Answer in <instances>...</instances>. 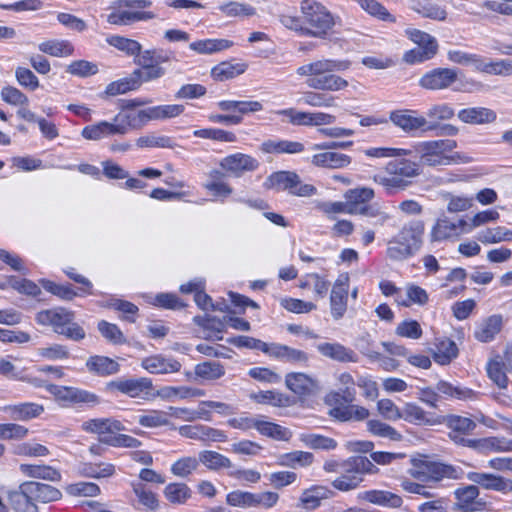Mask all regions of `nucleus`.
Returning a JSON list of instances; mask_svg holds the SVG:
<instances>
[{
	"label": "nucleus",
	"mask_w": 512,
	"mask_h": 512,
	"mask_svg": "<svg viewBox=\"0 0 512 512\" xmlns=\"http://www.w3.org/2000/svg\"><path fill=\"white\" fill-rule=\"evenodd\" d=\"M301 16L284 10L278 14L279 22L299 36L325 40L335 27L338 17L316 0H302Z\"/></svg>",
	"instance_id": "1"
},
{
	"label": "nucleus",
	"mask_w": 512,
	"mask_h": 512,
	"mask_svg": "<svg viewBox=\"0 0 512 512\" xmlns=\"http://www.w3.org/2000/svg\"><path fill=\"white\" fill-rule=\"evenodd\" d=\"M350 67L348 59L317 58L299 66L296 74L304 78L311 89L338 92L346 89L349 83L336 72L347 71Z\"/></svg>",
	"instance_id": "2"
},
{
	"label": "nucleus",
	"mask_w": 512,
	"mask_h": 512,
	"mask_svg": "<svg viewBox=\"0 0 512 512\" xmlns=\"http://www.w3.org/2000/svg\"><path fill=\"white\" fill-rule=\"evenodd\" d=\"M421 175V164L406 158H396L386 163L383 170L373 176V181L387 193L404 191Z\"/></svg>",
	"instance_id": "3"
},
{
	"label": "nucleus",
	"mask_w": 512,
	"mask_h": 512,
	"mask_svg": "<svg viewBox=\"0 0 512 512\" xmlns=\"http://www.w3.org/2000/svg\"><path fill=\"white\" fill-rule=\"evenodd\" d=\"M456 146V141L452 139L428 140L416 143L411 151L419 157L423 165L446 166L460 162L461 157L458 154L449 155Z\"/></svg>",
	"instance_id": "4"
},
{
	"label": "nucleus",
	"mask_w": 512,
	"mask_h": 512,
	"mask_svg": "<svg viewBox=\"0 0 512 512\" xmlns=\"http://www.w3.org/2000/svg\"><path fill=\"white\" fill-rule=\"evenodd\" d=\"M35 320L40 325L51 326L57 334L74 341H80L86 335L84 329L74 322V313L62 307L39 311Z\"/></svg>",
	"instance_id": "5"
},
{
	"label": "nucleus",
	"mask_w": 512,
	"mask_h": 512,
	"mask_svg": "<svg viewBox=\"0 0 512 512\" xmlns=\"http://www.w3.org/2000/svg\"><path fill=\"white\" fill-rule=\"evenodd\" d=\"M379 469L365 456H352L343 460V469L332 482V486L342 492L356 489L363 481L364 474H377Z\"/></svg>",
	"instance_id": "6"
},
{
	"label": "nucleus",
	"mask_w": 512,
	"mask_h": 512,
	"mask_svg": "<svg viewBox=\"0 0 512 512\" xmlns=\"http://www.w3.org/2000/svg\"><path fill=\"white\" fill-rule=\"evenodd\" d=\"M152 5L150 0H118L107 15V22L113 25H131L139 21L154 19L151 11H141Z\"/></svg>",
	"instance_id": "7"
},
{
	"label": "nucleus",
	"mask_w": 512,
	"mask_h": 512,
	"mask_svg": "<svg viewBox=\"0 0 512 512\" xmlns=\"http://www.w3.org/2000/svg\"><path fill=\"white\" fill-rule=\"evenodd\" d=\"M409 474L422 482H438L444 478L459 479L462 470L455 466L430 461L427 459H412Z\"/></svg>",
	"instance_id": "8"
},
{
	"label": "nucleus",
	"mask_w": 512,
	"mask_h": 512,
	"mask_svg": "<svg viewBox=\"0 0 512 512\" xmlns=\"http://www.w3.org/2000/svg\"><path fill=\"white\" fill-rule=\"evenodd\" d=\"M265 185L267 188L276 191H288L290 194L299 197H310L317 193L315 186L302 183L300 177L291 171H279L271 174Z\"/></svg>",
	"instance_id": "9"
},
{
	"label": "nucleus",
	"mask_w": 512,
	"mask_h": 512,
	"mask_svg": "<svg viewBox=\"0 0 512 512\" xmlns=\"http://www.w3.org/2000/svg\"><path fill=\"white\" fill-rule=\"evenodd\" d=\"M389 119L396 127L409 134L418 130L431 131L435 128V125L429 124L426 117L411 109L393 110L390 112Z\"/></svg>",
	"instance_id": "10"
},
{
	"label": "nucleus",
	"mask_w": 512,
	"mask_h": 512,
	"mask_svg": "<svg viewBox=\"0 0 512 512\" xmlns=\"http://www.w3.org/2000/svg\"><path fill=\"white\" fill-rule=\"evenodd\" d=\"M48 390L57 401L64 405L88 404L93 406L100 403L99 397L87 390L57 385H51Z\"/></svg>",
	"instance_id": "11"
},
{
	"label": "nucleus",
	"mask_w": 512,
	"mask_h": 512,
	"mask_svg": "<svg viewBox=\"0 0 512 512\" xmlns=\"http://www.w3.org/2000/svg\"><path fill=\"white\" fill-rule=\"evenodd\" d=\"M458 79V72L451 68H435L426 72L419 85L427 90L438 91L449 89Z\"/></svg>",
	"instance_id": "12"
},
{
	"label": "nucleus",
	"mask_w": 512,
	"mask_h": 512,
	"mask_svg": "<svg viewBox=\"0 0 512 512\" xmlns=\"http://www.w3.org/2000/svg\"><path fill=\"white\" fill-rule=\"evenodd\" d=\"M219 166L224 173L234 177H241L246 172L255 171L259 167V162L250 155L235 153L222 158Z\"/></svg>",
	"instance_id": "13"
},
{
	"label": "nucleus",
	"mask_w": 512,
	"mask_h": 512,
	"mask_svg": "<svg viewBox=\"0 0 512 512\" xmlns=\"http://www.w3.org/2000/svg\"><path fill=\"white\" fill-rule=\"evenodd\" d=\"M447 426L451 430L449 437L454 443L467 447L476 446V440L466 439L464 437V435L469 434L476 428L474 420L468 417L451 415L447 418Z\"/></svg>",
	"instance_id": "14"
},
{
	"label": "nucleus",
	"mask_w": 512,
	"mask_h": 512,
	"mask_svg": "<svg viewBox=\"0 0 512 512\" xmlns=\"http://www.w3.org/2000/svg\"><path fill=\"white\" fill-rule=\"evenodd\" d=\"M349 277L340 275L335 281L330 294V310L333 319H341L347 310Z\"/></svg>",
	"instance_id": "15"
},
{
	"label": "nucleus",
	"mask_w": 512,
	"mask_h": 512,
	"mask_svg": "<svg viewBox=\"0 0 512 512\" xmlns=\"http://www.w3.org/2000/svg\"><path fill=\"white\" fill-rule=\"evenodd\" d=\"M81 429L86 433L98 435L102 442V438L112 436L117 432L125 430V427L121 421L113 417H107L88 419L81 424Z\"/></svg>",
	"instance_id": "16"
},
{
	"label": "nucleus",
	"mask_w": 512,
	"mask_h": 512,
	"mask_svg": "<svg viewBox=\"0 0 512 512\" xmlns=\"http://www.w3.org/2000/svg\"><path fill=\"white\" fill-rule=\"evenodd\" d=\"M14 421L28 422L41 417L45 412L44 405L36 402H19L0 407Z\"/></svg>",
	"instance_id": "17"
},
{
	"label": "nucleus",
	"mask_w": 512,
	"mask_h": 512,
	"mask_svg": "<svg viewBox=\"0 0 512 512\" xmlns=\"http://www.w3.org/2000/svg\"><path fill=\"white\" fill-rule=\"evenodd\" d=\"M81 135L83 138L92 141H99L115 135H125V126L115 121H100L83 128Z\"/></svg>",
	"instance_id": "18"
},
{
	"label": "nucleus",
	"mask_w": 512,
	"mask_h": 512,
	"mask_svg": "<svg viewBox=\"0 0 512 512\" xmlns=\"http://www.w3.org/2000/svg\"><path fill=\"white\" fill-rule=\"evenodd\" d=\"M141 367L151 374H171L179 372L182 365L173 357L156 354L143 358Z\"/></svg>",
	"instance_id": "19"
},
{
	"label": "nucleus",
	"mask_w": 512,
	"mask_h": 512,
	"mask_svg": "<svg viewBox=\"0 0 512 512\" xmlns=\"http://www.w3.org/2000/svg\"><path fill=\"white\" fill-rule=\"evenodd\" d=\"M286 387L300 397H308L315 394L318 389L317 381L301 372L288 373L285 377Z\"/></svg>",
	"instance_id": "20"
},
{
	"label": "nucleus",
	"mask_w": 512,
	"mask_h": 512,
	"mask_svg": "<svg viewBox=\"0 0 512 512\" xmlns=\"http://www.w3.org/2000/svg\"><path fill=\"white\" fill-rule=\"evenodd\" d=\"M152 382L148 378L118 379L107 384L110 391H119L132 398L139 397L142 392L151 389Z\"/></svg>",
	"instance_id": "21"
},
{
	"label": "nucleus",
	"mask_w": 512,
	"mask_h": 512,
	"mask_svg": "<svg viewBox=\"0 0 512 512\" xmlns=\"http://www.w3.org/2000/svg\"><path fill=\"white\" fill-rule=\"evenodd\" d=\"M468 223L460 219L458 222H451L448 219H439L432 227L430 237L432 241H444L450 238L458 237L461 233H465L463 229H467Z\"/></svg>",
	"instance_id": "22"
},
{
	"label": "nucleus",
	"mask_w": 512,
	"mask_h": 512,
	"mask_svg": "<svg viewBox=\"0 0 512 512\" xmlns=\"http://www.w3.org/2000/svg\"><path fill=\"white\" fill-rule=\"evenodd\" d=\"M408 8L425 18L436 21H445L447 11L435 0H404Z\"/></svg>",
	"instance_id": "23"
},
{
	"label": "nucleus",
	"mask_w": 512,
	"mask_h": 512,
	"mask_svg": "<svg viewBox=\"0 0 512 512\" xmlns=\"http://www.w3.org/2000/svg\"><path fill=\"white\" fill-rule=\"evenodd\" d=\"M225 173L218 169H213L208 173L207 180L203 184V188L206 189L213 197L224 200L229 197L233 189L224 180Z\"/></svg>",
	"instance_id": "24"
},
{
	"label": "nucleus",
	"mask_w": 512,
	"mask_h": 512,
	"mask_svg": "<svg viewBox=\"0 0 512 512\" xmlns=\"http://www.w3.org/2000/svg\"><path fill=\"white\" fill-rule=\"evenodd\" d=\"M467 479L474 483L478 488L482 487L486 490H492L505 493L508 490V481L502 476L483 473V472H469Z\"/></svg>",
	"instance_id": "25"
},
{
	"label": "nucleus",
	"mask_w": 512,
	"mask_h": 512,
	"mask_svg": "<svg viewBox=\"0 0 512 512\" xmlns=\"http://www.w3.org/2000/svg\"><path fill=\"white\" fill-rule=\"evenodd\" d=\"M480 491L476 485H467L454 491L457 509L463 512H474L477 506L482 505L478 500Z\"/></svg>",
	"instance_id": "26"
},
{
	"label": "nucleus",
	"mask_w": 512,
	"mask_h": 512,
	"mask_svg": "<svg viewBox=\"0 0 512 512\" xmlns=\"http://www.w3.org/2000/svg\"><path fill=\"white\" fill-rule=\"evenodd\" d=\"M26 492L33 498L34 503H49L57 501L62 497V493L57 488L35 481L26 482Z\"/></svg>",
	"instance_id": "27"
},
{
	"label": "nucleus",
	"mask_w": 512,
	"mask_h": 512,
	"mask_svg": "<svg viewBox=\"0 0 512 512\" xmlns=\"http://www.w3.org/2000/svg\"><path fill=\"white\" fill-rule=\"evenodd\" d=\"M311 163L321 168L341 169L351 163V157L340 152L324 151L314 154L311 158Z\"/></svg>",
	"instance_id": "28"
},
{
	"label": "nucleus",
	"mask_w": 512,
	"mask_h": 512,
	"mask_svg": "<svg viewBox=\"0 0 512 512\" xmlns=\"http://www.w3.org/2000/svg\"><path fill=\"white\" fill-rule=\"evenodd\" d=\"M358 498L375 505L390 508H399L403 504V500L399 495L384 490L363 491L358 494Z\"/></svg>",
	"instance_id": "29"
},
{
	"label": "nucleus",
	"mask_w": 512,
	"mask_h": 512,
	"mask_svg": "<svg viewBox=\"0 0 512 512\" xmlns=\"http://www.w3.org/2000/svg\"><path fill=\"white\" fill-rule=\"evenodd\" d=\"M338 382L341 386L340 392H332L327 395L326 402L331 403H338L341 400L345 403H352L356 398V390H355V384L352 375L350 373H341L338 376Z\"/></svg>",
	"instance_id": "30"
},
{
	"label": "nucleus",
	"mask_w": 512,
	"mask_h": 512,
	"mask_svg": "<svg viewBox=\"0 0 512 512\" xmlns=\"http://www.w3.org/2000/svg\"><path fill=\"white\" fill-rule=\"evenodd\" d=\"M115 121L125 126V134H127L130 129H140L148 122L152 121L150 107L118 113L115 116Z\"/></svg>",
	"instance_id": "31"
},
{
	"label": "nucleus",
	"mask_w": 512,
	"mask_h": 512,
	"mask_svg": "<svg viewBox=\"0 0 512 512\" xmlns=\"http://www.w3.org/2000/svg\"><path fill=\"white\" fill-rule=\"evenodd\" d=\"M317 350L325 357L338 362H356L357 355L350 349L340 343H320L317 345Z\"/></svg>",
	"instance_id": "32"
},
{
	"label": "nucleus",
	"mask_w": 512,
	"mask_h": 512,
	"mask_svg": "<svg viewBox=\"0 0 512 512\" xmlns=\"http://www.w3.org/2000/svg\"><path fill=\"white\" fill-rule=\"evenodd\" d=\"M457 116L460 121L473 125L492 123L496 120V113L485 107L465 108L460 110Z\"/></svg>",
	"instance_id": "33"
},
{
	"label": "nucleus",
	"mask_w": 512,
	"mask_h": 512,
	"mask_svg": "<svg viewBox=\"0 0 512 512\" xmlns=\"http://www.w3.org/2000/svg\"><path fill=\"white\" fill-rule=\"evenodd\" d=\"M401 419L415 425H434L436 421L430 413L413 402H406L401 411Z\"/></svg>",
	"instance_id": "34"
},
{
	"label": "nucleus",
	"mask_w": 512,
	"mask_h": 512,
	"mask_svg": "<svg viewBox=\"0 0 512 512\" xmlns=\"http://www.w3.org/2000/svg\"><path fill=\"white\" fill-rule=\"evenodd\" d=\"M26 482L22 483L18 490L8 491L7 498L16 512H36L37 506L33 498L26 492Z\"/></svg>",
	"instance_id": "35"
},
{
	"label": "nucleus",
	"mask_w": 512,
	"mask_h": 512,
	"mask_svg": "<svg viewBox=\"0 0 512 512\" xmlns=\"http://www.w3.org/2000/svg\"><path fill=\"white\" fill-rule=\"evenodd\" d=\"M86 367L90 373L98 376H109L116 374L119 371V364L115 360L106 357L95 355L91 356L86 361Z\"/></svg>",
	"instance_id": "36"
},
{
	"label": "nucleus",
	"mask_w": 512,
	"mask_h": 512,
	"mask_svg": "<svg viewBox=\"0 0 512 512\" xmlns=\"http://www.w3.org/2000/svg\"><path fill=\"white\" fill-rule=\"evenodd\" d=\"M19 469L25 476L30 478H38L51 482H58L61 480L60 472L49 465L21 464Z\"/></svg>",
	"instance_id": "37"
},
{
	"label": "nucleus",
	"mask_w": 512,
	"mask_h": 512,
	"mask_svg": "<svg viewBox=\"0 0 512 512\" xmlns=\"http://www.w3.org/2000/svg\"><path fill=\"white\" fill-rule=\"evenodd\" d=\"M322 90H309L302 94L300 101L314 108L336 107L337 97Z\"/></svg>",
	"instance_id": "38"
},
{
	"label": "nucleus",
	"mask_w": 512,
	"mask_h": 512,
	"mask_svg": "<svg viewBox=\"0 0 512 512\" xmlns=\"http://www.w3.org/2000/svg\"><path fill=\"white\" fill-rule=\"evenodd\" d=\"M501 327L502 317L492 315L477 325L474 332L475 338L481 342H489L500 332Z\"/></svg>",
	"instance_id": "39"
},
{
	"label": "nucleus",
	"mask_w": 512,
	"mask_h": 512,
	"mask_svg": "<svg viewBox=\"0 0 512 512\" xmlns=\"http://www.w3.org/2000/svg\"><path fill=\"white\" fill-rule=\"evenodd\" d=\"M429 301L428 293L422 287L416 284H408L405 287V296L398 295L396 303L404 307H410L413 304L423 306Z\"/></svg>",
	"instance_id": "40"
},
{
	"label": "nucleus",
	"mask_w": 512,
	"mask_h": 512,
	"mask_svg": "<svg viewBox=\"0 0 512 512\" xmlns=\"http://www.w3.org/2000/svg\"><path fill=\"white\" fill-rule=\"evenodd\" d=\"M374 190L368 187L354 188L345 194L348 203L347 211L349 214H355L352 209H362L370 200L374 198Z\"/></svg>",
	"instance_id": "41"
},
{
	"label": "nucleus",
	"mask_w": 512,
	"mask_h": 512,
	"mask_svg": "<svg viewBox=\"0 0 512 512\" xmlns=\"http://www.w3.org/2000/svg\"><path fill=\"white\" fill-rule=\"evenodd\" d=\"M194 374L202 380L215 381L225 375V368L218 361H204L195 365Z\"/></svg>",
	"instance_id": "42"
},
{
	"label": "nucleus",
	"mask_w": 512,
	"mask_h": 512,
	"mask_svg": "<svg viewBox=\"0 0 512 512\" xmlns=\"http://www.w3.org/2000/svg\"><path fill=\"white\" fill-rule=\"evenodd\" d=\"M424 229L423 221L412 220L403 226L399 232L398 238L411 244V246L417 250L420 246Z\"/></svg>",
	"instance_id": "43"
},
{
	"label": "nucleus",
	"mask_w": 512,
	"mask_h": 512,
	"mask_svg": "<svg viewBox=\"0 0 512 512\" xmlns=\"http://www.w3.org/2000/svg\"><path fill=\"white\" fill-rule=\"evenodd\" d=\"M261 435L272 438L277 441H289L292 437V432L279 424L274 422H270L264 419V416H261L258 430Z\"/></svg>",
	"instance_id": "44"
},
{
	"label": "nucleus",
	"mask_w": 512,
	"mask_h": 512,
	"mask_svg": "<svg viewBox=\"0 0 512 512\" xmlns=\"http://www.w3.org/2000/svg\"><path fill=\"white\" fill-rule=\"evenodd\" d=\"M262 150L266 153L297 154L304 151V145L290 140H268L262 144Z\"/></svg>",
	"instance_id": "45"
},
{
	"label": "nucleus",
	"mask_w": 512,
	"mask_h": 512,
	"mask_svg": "<svg viewBox=\"0 0 512 512\" xmlns=\"http://www.w3.org/2000/svg\"><path fill=\"white\" fill-rule=\"evenodd\" d=\"M199 463L210 470L233 467L232 461L225 455L212 450H203L198 455Z\"/></svg>",
	"instance_id": "46"
},
{
	"label": "nucleus",
	"mask_w": 512,
	"mask_h": 512,
	"mask_svg": "<svg viewBox=\"0 0 512 512\" xmlns=\"http://www.w3.org/2000/svg\"><path fill=\"white\" fill-rule=\"evenodd\" d=\"M405 35L418 47L425 51L430 50L431 54L436 55L438 51V43L432 35L415 28L405 30Z\"/></svg>",
	"instance_id": "47"
},
{
	"label": "nucleus",
	"mask_w": 512,
	"mask_h": 512,
	"mask_svg": "<svg viewBox=\"0 0 512 512\" xmlns=\"http://www.w3.org/2000/svg\"><path fill=\"white\" fill-rule=\"evenodd\" d=\"M437 393H441L446 397L455 398L458 400H473L476 398L477 394L473 390L462 387V386H454L447 381H439L436 384Z\"/></svg>",
	"instance_id": "48"
},
{
	"label": "nucleus",
	"mask_w": 512,
	"mask_h": 512,
	"mask_svg": "<svg viewBox=\"0 0 512 512\" xmlns=\"http://www.w3.org/2000/svg\"><path fill=\"white\" fill-rule=\"evenodd\" d=\"M370 16L384 22L395 23L396 17L393 16L377 0H354Z\"/></svg>",
	"instance_id": "49"
},
{
	"label": "nucleus",
	"mask_w": 512,
	"mask_h": 512,
	"mask_svg": "<svg viewBox=\"0 0 512 512\" xmlns=\"http://www.w3.org/2000/svg\"><path fill=\"white\" fill-rule=\"evenodd\" d=\"M232 46L226 39H203L190 43L189 48L198 54H212Z\"/></svg>",
	"instance_id": "50"
},
{
	"label": "nucleus",
	"mask_w": 512,
	"mask_h": 512,
	"mask_svg": "<svg viewBox=\"0 0 512 512\" xmlns=\"http://www.w3.org/2000/svg\"><path fill=\"white\" fill-rule=\"evenodd\" d=\"M477 239L483 244L512 242V230L503 226L488 228L479 232Z\"/></svg>",
	"instance_id": "51"
},
{
	"label": "nucleus",
	"mask_w": 512,
	"mask_h": 512,
	"mask_svg": "<svg viewBox=\"0 0 512 512\" xmlns=\"http://www.w3.org/2000/svg\"><path fill=\"white\" fill-rule=\"evenodd\" d=\"M314 461V455L306 451H293L279 456L278 464L284 467H307Z\"/></svg>",
	"instance_id": "52"
},
{
	"label": "nucleus",
	"mask_w": 512,
	"mask_h": 512,
	"mask_svg": "<svg viewBox=\"0 0 512 512\" xmlns=\"http://www.w3.org/2000/svg\"><path fill=\"white\" fill-rule=\"evenodd\" d=\"M447 58L450 62L464 66H472L476 70L486 71L488 68L479 56L461 50L448 51Z\"/></svg>",
	"instance_id": "53"
},
{
	"label": "nucleus",
	"mask_w": 512,
	"mask_h": 512,
	"mask_svg": "<svg viewBox=\"0 0 512 512\" xmlns=\"http://www.w3.org/2000/svg\"><path fill=\"white\" fill-rule=\"evenodd\" d=\"M299 440L307 447L316 450H334L337 442L333 438L315 433H301Z\"/></svg>",
	"instance_id": "54"
},
{
	"label": "nucleus",
	"mask_w": 512,
	"mask_h": 512,
	"mask_svg": "<svg viewBox=\"0 0 512 512\" xmlns=\"http://www.w3.org/2000/svg\"><path fill=\"white\" fill-rule=\"evenodd\" d=\"M106 41L110 46L125 53L127 56H138L142 49L138 41L119 35L109 36Z\"/></svg>",
	"instance_id": "55"
},
{
	"label": "nucleus",
	"mask_w": 512,
	"mask_h": 512,
	"mask_svg": "<svg viewBox=\"0 0 512 512\" xmlns=\"http://www.w3.org/2000/svg\"><path fill=\"white\" fill-rule=\"evenodd\" d=\"M169 416H173L170 410H149L138 417V423L146 428L166 426L169 424Z\"/></svg>",
	"instance_id": "56"
},
{
	"label": "nucleus",
	"mask_w": 512,
	"mask_h": 512,
	"mask_svg": "<svg viewBox=\"0 0 512 512\" xmlns=\"http://www.w3.org/2000/svg\"><path fill=\"white\" fill-rule=\"evenodd\" d=\"M457 354L458 348L454 341L448 338L438 340L434 354V359L437 363L446 365L456 358Z\"/></svg>",
	"instance_id": "57"
},
{
	"label": "nucleus",
	"mask_w": 512,
	"mask_h": 512,
	"mask_svg": "<svg viewBox=\"0 0 512 512\" xmlns=\"http://www.w3.org/2000/svg\"><path fill=\"white\" fill-rule=\"evenodd\" d=\"M38 49L54 57H66L73 54L74 48L65 40H49L38 45Z\"/></svg>",
	"instance_id": "58"
},
{
	"label": "nucleus",
	"mask_w": 512,
	"mask_h": 512,
	"mask_svg": "<svg viewBox=\"0 0 512 512\" xmlns=\"http://www.w3.org/2000/svg\"><path fill=\"white\" fill-rule=\"evenodd\" d=\"M253 399L260 404H269L274 407H288L291 405V398L281 392L261 391L253 395Z\"/></svg>",
	"instance_id": "59"
},
{
	"label": "nucleus",
	"mask_w": 512,
	"mask_h": 512,
	"mask_svg": "<svg viewBox=\"0 0 512 512\" xmlns=\"http://www.w3.org/2000/svg\"><path fill=\"white\" fill-rule=\"evenodd\" d=\"M164 495L172 504H184L191 497V490L184 483H170L165 487Z\"/></svg>",
	"instance_id": "60"
},
{
	"label": "nucleus",
	"mask_w": 512,
	"mask_h": 512,
	"mask_svg": "<svg viewBox=\"0 0 512 512\" xmlns=\"http://www.w3.org/2000/svg\"><path fill=\"white\" fill-rule=\"evenodd\" d=\"M184 106L181 104H165L151 106L152 121L168 120L180 116L184 112Z\"/></svg>",
	"instance_id": "61"
},
{
	"label": "nucleus",
	"mask_w": 512,
	"mask_h": 512,
	"mask_svg": "<svg viewBox=\"0 0 512 512\" xmlns=\"http://www.w3.org/2000/svg\"><path fill=\"white\" fill-rule=\"evenodd\" d=\"M81 473L91 478H107L115 473V466L111 463H85L81 467Z\"/></svg>",
	"instance_id": "62"
},
{
	"label": "nucleus",
	"mask_w": 512,
	"mask_h": 512,
	"mask_svg": "<svg viewBox=\"0 0 512 512\" xmlns=\"http://www.w3.org/2000/svg\"><path fill=\"white\" fill-rule=\"evenodd\" d=\"M367 429L375 436L388 438L393 441H399L402 435L392 426L380 420H369L367 422Z\"/></svg>",
	"instance_id": "63"
},
{
	"label": "nucleus",
	"mask_w": 512,
	"mask_h": 512,
	"mask_svg": "<svg viewBox=\"0 0 512 512\" xmlns=\"http://www.w3.org/2000/svg\"><path fill=\"white\" fill-rule=\"evenodd\" d=\"M245 71L244 66L241 64H232L229 62H222L212 69V76L218 81H225L232 79Z\"/></svg>",
	"instance_id": "64"
}]
</instances>
